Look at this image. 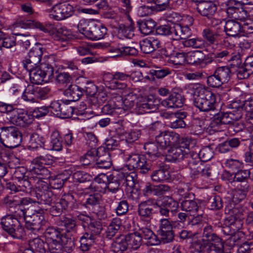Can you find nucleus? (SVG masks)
<instances>
[{"label": "nucleus", "mask_w": 253, "mask_h": 253, "mask_svg": "<svg viewBox=\"0 0 253 253\" xmlns=\"http://www.w3.org/2000/svg\"><path fill=\"white\" fill-rule=\"evenodd\" d=\"M20 219L25 220L26 228L33 232L40 231L46 223L44 216L39 213H34L31 216H25V218Z\"/></svg>", "instance_id": "nucleus-18"}, {"label": "nucleus", "mask_w": 253, "mask_h": 253, "mask_svg": "<svg viewBox=\"0 0 253 253\" xmlns=\"http://www.w3.org/2000/svg\"><path fill=\"white\" fill-rule=\"evenodd\" d=\"M78 31L88 39L97 41L103 39L107 34V28L101 24L94 22L81 21L78 25Z\"/></svg>", "instance_id": "nucleus-4"}, {"label": "nucleus", "mask_w": 253, "mask_h": 253, "mask_svg": "<svg viewBox=\"0 0 253 253\" xmlns=\"http://www.w3.org/2000/svg\"><path fill=\"white\" fill-rule=\"evenodd\" d=\"M53 157L49 155L41 156L33 159L32 163L37 167H42L43 165H51L53 163Z\"/></svg>", "instance_id": "nucleus-56"}, {"label": "nucleus", "mask_w": 253, "mask_h": 253, "mask_svg": "<svg viewBox=\"0 0 253 253\" xmlns=\"http://www.w3.org/2000/svg\"><path fill=\"white\" fill-rule=\"evenodd\" d=\"M233 110L227 112H220L213 115L212 122L217 125L220 124H232L240 119L242 113L240 110Z\"/></svg>", "instance_id": "nucleus-13"}, {"label": "nucleus", "mask_w": 253, "mask_h": 253, "mask_svg": "<svg viewBox=\"0 0 253 253\" xmlns=\"http://www.w3.org/2000/svg\"><path fill=\"white\" fill-rule=\"evenodd\" d=\"M125 239L127 245L129 246L134 250L138 249L141 245V237L137 231L128 234L125 236Z\"/></svg>", "instance_id": "nucleus-39"}, {"label": "nucleus", "mask_w": 253, "mask_h": 253, "mask_svg": "<svg viewBox=\"0 0 253 253\" xmlns=\"http://www.w3.org/2000/svg\"><path fill=\"white\" fill-rule=\"evenodd\" d=\"M226 12L228 17L240 21L245 20L248 16L247 11L242 7L229 6L226 9Z\"/></svg>", "instance_id": "nucleus-27"}, {"label": "nucleus", "mask_w": 253, "mask_h": 253, "mask_svg": "<svg viewBox=\"0 0 253 253\" xmlns=\"http://www.w3.org/2000/svg\"><path fill=\"white\" fill-rule=\"evenodd\" d=\"M158 206V203L154 199L149 198L142 201L138 205L137 213L140 219L150 220L154 213V209Z\"/></svg>", "instance_id": "nucleus-16"}, {"label": "nucleus", "mask_w": 253, "mask_h": 253, "mask_svg": "<svg viewBox=\"0 0 253 253\" xmlns=\"http://www.w3.org/2000/svg\"><path fill=\"white\" fill-rule=\"evenodd\" d=\"M98 152L96 148L91 149L81 158V162L84 165H88L96 162V156Z\"/></svg>", "instance_id": "nucleus-58"}, {"label": "nucleus", "mask_w": 253, "mask_h": 253, "mask_svg": "<svg viewBox=\"0 0 253 253\" xmlns=\"http://www.w3.org/2000/svg\"><path fill=\"white\" fill-rule=\"evenodd\" d=\"M208 207L211 210L217 211L221 209L223 206L221 198L218 195L211 196L208 201Z\"/></svg>", "instance_id": "nucleus-55"}, {"label": "nucleus", "mask_w": 253, "mask_h": 253, "mask_svg": "<svg viewBox=\"0 0 253 253\" xmlns=\"http://www.w3.org/2000/svg\"><path fill=\"white\" fill-rule=\"evenodd\" d=\"M161 204L168 210L169 213L174 215L178 211V204L170 197H167L164 198Z\"/></svg>", "instance_id": "nucleus-45"}, {"label": "nucleus", "mask_w": 253, "mask_h": 253, "mask_svg": "<svg viewBox=\"0 0 253 253\" xmlns=\"http://www.w3.org/2000/svg\"><path fill=\"white\" fill-rule=\"evenodd\" d=\"M121 225V221L120 219H113L107 227L106 231V236L108 239H111L117 233Z\"/></svg>", "instance_id": "nucleus-50"}, {"label": "nucleus", "mask_w": 253, "mask_h": 253, "mask_svg": "<svg viewBox=\"0 0 253 253\" xmlns=\"http://www.w3.org/2000/svg\"><path fill=\"white\" fill-rule=\"evenodd\" d=\"M62 234L58 229L53 227L48 228L45 231L44 236L48 243H57Z\"/></svg>", "instance_id": "nucleus-44"}, {"label": "nucleus", "mask_w": 253, "mask_h": 253, "mask_svg": "<svg viewBox=\"0 0 253 253\" xmlns=\"http://www.w3.org/2000/svg\"><path fill=\"white\" fill-rule=\"evenodd\" d=\"M119 100L117 102L121 105V108L127 110L133 108L136 105L137 109L140 113H150L156 111L158 109L159 100L153 96L137 97L136 94L129 92L126 95L124 99L121 96L118 97Z\"/></svg>", "instance_id": "nucleus-1"}, {"label": "nucleus", "mask_w": 253, "mask_h": 253, "mask_svg": "<svg viewBox=\"0 0 253 253\" xmlns=\"http://www.w3.org/2000/svg\"><path fill=\"white\" fill-rule=\"evenodd\" d=\"M196 8L201 15L210 18L216 12L217 5L215 2L211 0L203 1L198 3Z\"/></svg>", "instance_id": "nucleus-20"}, {"label": "nucleus", "mask_w": 253, "mask_h": 253, "mask_svg": "<svg viewBox=\"0 0 253 253\" xmlns=\"http://www.w3.org/2000/svg\"><path fill=\"white\" fill-rule=\"evenodd\" d=\"M98 152L96 156V164L99 168L107 169L112 166L110 154L105 151L103 148L97 149Z\"/></svg>", "instance_id": "nucleus-21"}, {"label": "nucleus", "mask_w": 253, "mask_h": 253, "mask_svg": "<svg viewBox=\"0 0 253 253\" xmlns=\"http://www.w3.org/2000/svg\"><path fill=\"white\" fill-rule=\"evenodd\" d=\"M42 55V47L37 43L29 52L28 55L23 61L24 68L26 70H31L37 66L41 61Z\"/></svg>", "instance_id": "nucleus-14"}, {"label": "nucleus", "mask_w": 253, "mask_h": 253, "mask_svg": "<svg viewBox=\"0 0 253 253\" xmlns=\"http://www.w3.org/2000/svg\"><path fill=\"white\" fill-rule=\"evenodd\" d=\"M48 12L51 18L61 21L71 16L74 13V8L67 2L57 3L49 9Z\"/></svg>", "instance_id": "nucleus-9"}, {"label": "nucleus", "mask_w": 253, "mask_h": 253, "mask_svg": "<svg viewBox=\"0 0 253 253\" xmlns=\"http://www.w3.org/2000/svg\"><path fill=\"white\" fill-rule=\"evenodd\" d=\"M184 98L178 93H173L161 102V105L168 108H176L183 106Z\"/></svg>", "instance_id": "nucleus-23"}, {"label": "nucleus", "mask_w": 253, "mask_h": 253, "mask_svg": "<svg viewBox=\"0 0 253 253\" xmlns=\"http://www.w3.org/2000/svg\"><path fill=\"white\" fill-rule=\"evenodd\" d=\"M172 39L175 41L173 43L174 45H176L177 43L179 44L178 40L182 39L186 40L188 39V37L191 36V30L187 26H181L179 24H176L173 26Z\"/></svg>", "instance_id": "nucleus-25"}, {"label": "nucleus", "mask_w": 253, "mask_h": 253, "mask_svg": "<svg viewBox=\"0 0 253 253\" xmlns=\"http://www.w3.org/2000/svg\"><path fill=\"white\" fill-rule=\"evenodd\" d=\"M88 231L86 232L82 237V239H87L90 241L95 239V236L99 235L102 230L100 222L93 221L90 222L88 226Z\"/></svg>", "instance_id": "nucleus-31"}, {"label": "nucleus", "mask_w": 253, "mask_h": 253, "mask_svg": "<svg viewBox=\"0 0 253 253\" xmlns=\"http://www.w3.org/2000/svg\"><path fill=\"white\" fill-rule=\"evenodd\" d=\"M186 47L202 49L204 47V41L200 38H193L179 42L178 48Z\"/></svg>", "instance_id": "nucleus-36"}, {"label": "nucleus", "mask_w": 253, "mask_h": 253, "mask_svg": "<svg viewBox=\"0 0 253 253\" xmlns=\"http://www.w3.org/2000/svg\"><path fill=\"white\" fill-rule=\"evenodd\" d=\"M194 156L198 157L200 160L203 162H207L210 160L213 156V151L210 146L203 148L200 151L198 149L195 151Z\"/></svg>", "instance_id": "nucleus-49"}, {"label": "nucleus", "mask_w": 253, "mask_h": 253, "mask_svg": "<svg viewBox=\"0 0 253 253\" xmlns=\"http://www.w3.org/2000/svg\"><path fill=\"white\" fill-rule=\"evenodd\" d=\"M185 161L187 162V167L190 170V174L192 178H195L200 174V167L202 165L201 161L194 155H187Z\"/></svg>", "instance_id": "nucleus-24"}, {"label": "nucleus", "mask_w": 253, "mask_h": 253, "mask_svg": "<svg viewBox=\"0 0 253 253\" xmlns=\"http://www.w3.org/2000/svg\"><path fill=\"white\" fill-rule=\"evenodd\" d=\"M18 213L17 211L15 212L14 215L13 214H7L1 219L0 225L2 228L7 231V230H10L12 228V227L14 226H17L18 225V222H20L21 219L18 218L19 216Z\"/></svg>", "instance_id": "nucleus-29"}, {"label": "nucleus", "mask_w": 253, "mask_h": 253, "mask_svg": "<svg viewBox=\"0 0 253 253\" xmlns=\"http://www.w3.org/2000/svg\"><path fill=\"white\" fill-rule=\"evenodd\" d=\"M206 55L200 50L187 53V63L195 66L204 64Z\"/></svg>", "instance_id": "nucleus-32"}, {"label": "nucleus", "mask_w": 253, "mask_h": 253, "mask_svg": "<svg viewBox=\"0 0 253 253\" xmlns=\"http://www.w3.org/2000/svg\"><path fill=\"white\" fill-rule=\"evenodd\" d=\"M11 124L20 127H26L31 124L34 120L32 115L23 110L16 108L9 117Z\"/></svg>", "instance_id": "nucleus-17"}, {"label": "nucleus", "mask_w": 253, "mask_h": 253, "mask_svg": "<svg viewBox=\"0 0 253 253\" xmlns=\"http://www.w3.org/2000/svg\"><path fill=\"white\" fill-rule=\"evenodd\" d=\"M18 188L19 191L27 192L28 190L31 189L32 183H34L35 181L34 177H30V180H28L24 177V173H22L21 176H18Z\"/></svg>", "instance_id": "nucleus-51"}, {"label": "nucleus", "mask_w": 253, "mask_h": 253, "mask_svg": "<svg viewBox=\"0 0 253 253\" xmlns=\"http://www.w3.org/2000/svg\"><path fill=\"white\" fill-rule=\"evenodd\" d=\"M36 88L33 85H28L25 88L22 98L26 101H34Z\"/></svg>", "instance_id": "nucleus-63"}, {"label": "nucleus", "mask_w": 253, "mask_h": 253, "mask_svg": "<svg viewBox=\"0 0 253 253\" xmlns=\"http://www.w3.org/2000/svg\"><path fill=\"white\" fill-rule=\"evenodd\" d=\"M35 195L36 203L50 205L53 200V193L48 188V184L43 180L36 182Z\"/></svg>", "instance_id": "nucleus-8"}, {"label": "nucleus", "mask_w": 253, "mask_h": 253, "mask_svg": "<svg viewBox=\"0 0 253 253\" xmlns=\"http://www.w3.org/2000/svg\"><path fill=\"white\" fill-rule=\"evenodd\" d=\"M142 240V238L147 241V244L148 246H156L160 244V240L150 229L147 228H142L137 231Z\"/></svg>", "instance_id": "nucleus-30"}, {"label": "nucleus", "mask_w": 253, "mask_h": 253, "mask_svg": "<svg viewBox=\"0 0 253 253\" xmlns=\"http://www.w3.org/2000/svg\"><path fill=\"white\" fill-rule=\"evenodd\" d=\"M224 31L229 37H236L242 36V28L240 23L233 20H229L225 23Z\"/></svg>", "instance_id": "nucleus-26"}, {"label": "nucleus", "mask_w": 253, "mask_h": 253, "mask_svg": "<svg viewBox=\"0 0 253 253\" xmlns=\"http://www.w3.org/2000/svg\"><path fill=\"white\" fill-rule=\"evenodd\" d=\"M168 156L171 157L173 161H179L185 158L183 152L180 147L171 148L169 150Z\"/></svg>", "instance_id": "nucleus-62"}, {"label": "nucleus", "mask_w": 253, "mask_h": 253, "mask_svg": "<svg viewBox=\"0 0 253 253\" xmlns=\"http://www.w3.org/2000/svg\"><path fill=\"white\" fill-rule=\"evenodd\" d=\"M134 27L131 22L129 25L120 24L118 27V36L120 39H130L134 36Z\"/></svg>", "instance_id": "nucleus-38"}, {"label": "nucleus", "mask_w": 253, "mask_h": 253, "mask_svg": "<svg viewBox=\"0 0 253 253\" xmlns=\"http://www.w3.org/2000/svg\"><path fill=\"white\" fill-rule=\"evenodd\" d=\"M179 44L175 45V48L179 50L175 55L172 56L170 59L171 63L175 65H182L185 62H187V53H186L183 48H178Z\"/></svg>", "instance_id": "nucleus-47"}, {"label": "nucleus", "mask_w": 253, "mask_h": 253, "mask_svg": "<svg viewBox=\"0 0 253 253\" xmlns=\"http://www.w3.org/2000/svg\"><path fill=\"white\" fill-rule=\"evenodd\" d=\"M232 108L240 110L242 113L243 110L251 113L253 112V100L251 101L249 99L241 103L240 105H238L236 102H234L232 104Z\"/></svg>", "instance_id": "nucleus-59"}, {"label": "nucleus", "mask_w": 253, "mask_h": 253, "mask_svg": "<svg viewBox=\"0 0 253 253\" xmlns=\"http://www.w3.org/2000/svg\"><path fill=\"white\" fill-rule=\"evenodd\" d=\"M17 202V206H23L24 209H18L16 211L18 213L20 218H25V216H27L29 208L33 206V203H36V200L29 197H25L20 199L18 198Z\"/></svg>", "instance_id": "nucleus-33"}, {"label": "nucleus", "mask_w": 253, "mask_h": 253, "mask_svg": "<svg viewBox=\"0 0 253 253\" xmlns=\"http://www.w3.org/2000/svg\"><path fill=\"white\" fill-rule=\"evenodd\" d=\"M128 80V74L116 72L113 74H108L104 79L105 85L113 89H124L127 88L125 81Z\"/></svg>", "instance_id": "nucleus-10"}, {"label": "nucleus", "mask_w": 253, "mask_h": 253, "mask_svg": "<svg viewBox=\"0 0 253 253\" xmlns=\"http://www.w3.org/2000/svg\"><path fill=\"white\" fill-rule=\"evenodd\" d=\"M126 167L129 169H136L141 173H146L150 170L151 167L147 163L146 157L142 155L132 153L127 159Z\"/></svg>", "instance_id": "nucleus-11"}, {"label": "nucleus", "mask_w": 253, "mask_h": 253, "mask_svg": "<svg viewBox=\"0 0 253 253\" xmlns=\"http://www.w3.org/2000/svg\"><path fill=\"white\" fill-rule=\"evenodd\" d=\"M182 210L189 212L190 214L194 215L198 210L197 203L194 200L184 199L181 203Z\"/></svg>", "instance_id": "nucleus-48"}, {"label": "nucleus", "mask_w": 253, "mask_h": 253, "mask_svg": "<svg viewBox=\"0 0 253 253\" xmlns=\"http://www.w3.org/2000/svg\"><path fill=\"white\" fill-rule=\"evenodd\" d=\"M203 38L211 44H217L222 39L221 33L207 28L202 32Z\"/></svg>", "instance_id": "nucleus-34"}, {"label": "nucleus", "mask_w": 253, "mask_h": 253, "mask_svg": "<svg viewBox=\"0 0 253 253\" xmlns=\"http://www.w3.org/2000/svg\"><path fill=\"white\" fill-rule=\"evenodd\" d=\"M31 172L36 175V178L35 179V180L37 181L36 182L42 180V179H47L51 177L50 171L43 167L41 168L34 167L32 169Z\"/></svg>", "instance_id": "nucleus-46"}, {"label": "nucleus", "mask_w": 253, "mask_h": 253, "mask_svg": "<svg viewBox=\"0 0 253 253\" xmlns=\"http://www.w3.org/2000/svg\"><path fill=\"white\" fill-rule=\"evenodd\" d=\"M225 211H227L229 216L224 220L223 231L229 234L230 232L234 233L236 231L240 230L243 225L242 219L246 214V212L239 206L232 208H226Z\"/></svg>", "instance_id": "nucleus-3"}, {"label": "nucleus", "mask_w": 253, "mask_h": 253, "mask_svg": "<svg viewBox=\"0 0 253 253\" xmlns=\"http://www.w3.org/2000/svg\"><path fill=\"white\" fill-rule=\"evenodd\" d=\"M203 229V240L209 242V253L214 252L216 253H222L224 244L221 238L213 232L212 227L207 223H205Z\"/></svg>", "instance_id": "nucleus-7"}, {"label": "nucleus", "mask_w": 253, "mask_h": 253, "mask_svg": "<svg viewBox=\"0 0 253 253\" xmlns=\"http://www.w3.org/2000/svg\"><path fill=\"white\" fill-rule=\"evenodd\" d=\"M151 176L153 181L161 182L169 179L170 174L169 171L166 169H160L153 171Z\"/></svg>", "instance_id": "nucleus-42"}, {"label": "nucleus", "mask_w": 253, "mask_h": 253, "mask_svg": "<svg viewBox=\"0 0 253 253\" xmlns=\"http://www.w3.org/2000/svg\"><path fill=\"white\" fill-rule=\"evenodd\" d=\"M157 143L154 142H147L144 145V148L146 153L152 158L159 157L164 155V153L160 147L158 148Z\"/></svg>", "instance_id": "nucleus-40"}, {"label": "nucleus", "mask_w": 253, "mask_h": 253, "mask_svg": "<svg viewBox=\"0 0 253 253\" xmlns=\"http://www.w3.org/2000/svg\"><path fill=\"white\" fill-rule=\"evenodd\" d=\"M28 247L26 248L22 253H45V249L44 243L41 239L36 238L30 240L28 243Z\"/></svg>", "instance_id": "nucleus-28"}, {"label": "nucleus", "mask_w": 253, "mask_h": 253, "mask_svg": "<svg viewBox=\"0 0 253 253\" xmlns=\"http://www.w3.org/2000/svg\"><path fill=\"white\" fill-rule=\"evenodd\" d=\"M223 83H227L230 79L231 72L230 69L227 66H222L216 68L214 71Z\"/></svg>", "instance_id": "nucleus-52"}, {"label": "nucleus", "mask_w": 253, "mask_h": 253, "mask_svg": "<svg viewBox=\"0 0 253 253\" xmlns=\"http://www.w3.org/2000/svg\"><path fill=\"white\" fill-rule=\"evenodd\" d=\"M81 188L84 190L83 192L78 193L79 195V199H82V197H84L83 200H80L81 204L89 209L92 210L93 212L97 213V211L96 210L95 208L99 207V204L101 201V196L99 194H94L87 196L84 194V190L87 189H93V187L91 185H89L88 187L83 188V186L81 185ZM80 201V199H79Z\"/></svg>", "instance_id": "nucleus-12"}, {"label": "nucleus", "mask_w": 253, "mask_h": 253, "mask_svg": "<svg viewBox=\"0 0 253 253\" xmlns=\"http://www.w3.org/2000/svg\"><path fill=\"white\" fill-rule=\"evenodd\" d=\"M0 142L5 147L13 149L19 146L22 135L19 129L13 126L0 128Z\"/></svg>", "instance_id": "nucleus-5"}, {"label": "nucleus", "mask_w": 253, "mask_h": 253, "mask_svg": "<svg viewBox=\"0 0 253 253\" xmlns=\"http://www.w3.org/2000/svg\"><path fill=\"white\" fill-rule=\"evenodd\" d=\"M180 136L172 131L162 132L156 136V141L163 151L172 145L179 143Z\"/></svg>", "instance_id": "nucleus-15"}, {"label": "nucleus", "mask_w": 253, "mask_h": 253, "mask_svg": "<svg viewBox=\"0 0 253 253\" xmlns=\"http://www.w3.org/2000/svg\"><path fill=\"white\" fill-rule=\"evenodd\" d=\"M81 84L83 93L85 92L87 95L93 96L97 91V87L91 81L83 77L78 79Z\"/></svg>", "instance_id": "nucleus-35"}, {"label": "nucleus", "mask_w": 253, "mask_h": 253, "mask_svg": "<svg viewBox=\"0 0 253 253\" xmlns=\"http://www.w3.org/2000/svg\"><path fill=\"white\" fill-rule=\"evenodd\" d=\"M58 242L62 246L64 251L66 252L70 253L74 248V243L73 240L63 234Z\"/></svg>", "instance_id": "nucleus-57"}, {"label": "nucleus", "mask_w": 253, "mask_h": 253, "mask_svg": "<svg viewBox=\"0 0 253 253\" xmlns=\"http://www.w3.org/2000/svg\"><path fill=\"white\" fill-rule=\"evenodd\" d=\"M127 246L125 238H119L112 243L111 249L115 253H123L126 250Z\"/></svg>", "instance_id": "nucleus-54"}, {"label": "nucleus", "mask_w": 253, "mask_h": 253, "mask_svg": "<svg viewBox=\"0 0 253 253\" xmlns=\"http://www.w3.org/2000/svg\"><path fill=\"white\" fill-rule=\"evenodd\" d=\"M141 33L144 35L151 34L156 26V22L152 19L137 22Z\"/></svg>", "instance_id": "nucleus-41"}, {"label": "nucleus", "mask_w": 253, "mask_h": 253, "mask_svg": "<svg viewBox=\"0 0 253 253\" xmlns=\"http://www.w3.org/2000/svg\"><path fill=\"white\" fill-rule=\"evenodd\" d=\"M234 189L232 191L233 202L237 204L244 200L247 196L250 188L248 181H243L241 182L234 183Z\"/></svg>", "instance_id": "nucleus-19"}, {"label": "nucleus", "mask_w": 253, "mask_h": 253, "mask_svg": "<svg viewBox=\"0 0 253 253\" xmlns=\"http://www.w3.org/2000/svg\"><path fill=\"white\" fill-rule=\"evenodd\" d=\"M169 189L170 187L167 185L160 184L155 185L150 183H147L142 190V192L145 196L151 195L159 196L169 191Z\"/></svg>", "instance_id": "nucleus-22"}, {"label": "nucleus", "mask_w": 253, "mask_h": 253, "mask_svg": "<svg viewBox=\"0 0 253 253\" xmlns=\"http://www.w3.org/2000/svg\"><path fill=\"white\" fill-rule=\"evenodd\" d=\"M29 72L31 82L34 84H42L51 79L53 76L54 69L52 66L47 63H42L39 67L36 66Z\"/></svg>", "instance_id": "nucleus-6"}, {"label": "nucleus", "mask_w": 253, "mask_h": 253, "mask_svg": "<svg viewBox=\"0 0 253 253\" xmlns=\"http://www.w3.org/2000/svg\"><path fill=\"white\" fill-rule=\"evenodd\" d=\"M83 94L81 86L75 84L70 85L68 88L64 91L65 95L73 101L78 100Z\"/></svg>", "instance_id": "nucleus-37"}, {"label": "nucleus", "mask_w": 253, "mask_h": 253, "mask_svg": "<svg viewBox=\"0 0 253 253\" xmlns=\"http://www.w3.org/2000/svg\"><path fill=\"white\" fill-rule=\"evenodd\" d=\"M185 117L184 113H176L175 115H172L171 117V121H169V126L172 128H184L186 126V124L182 119V116Z\"/></svg>", "instance_id": "nucleus-43"}, {"label": "nucleus", "mask_w": 253, "mask_h": 253, "mask_svg": "<svg viewBox=\"0 0 253 253\" xmlns=\"http://www.w3.org/2000/svg\"><path fill=\"white\" fill-rule=\"evenodd\" d=\"M194 104L201 111L213 112L216 110V96L208 88L198 84L194 92Z\"/></svg>", "instance_id": "nucleus-2"}, {"label": "nucleus", "mask_w": 253, "mask_h": 253, "mask_svg": "<svg viewBox=\"0 0 253 253\" xmlns=\"http://www.w3.org/2000/svg\"><path fill=\"white\" fill-rule=\"evenodd\" d=\"M13 238L15 239H21L25 235V231L24 228L21 225L20 222H18V225L12 227L10 230L6 231Z\"/></svg>", "instance_id": "nucleus-64"}, {"label": "nucleus", "mask_w": 253, "mask_h": 253, "mask_svg": "<svg viewBox=\"0 0 253 253\" xmlns=\"http://www.w3.org/2000/svg\"><path fill=\"white\" fill-rule=\"evenodd\" d=\"M50 139L53 150L59 151L62 149V139L58 131H53L51 134Z\"/></svg>", "instance_id": "nucleus-53"}, {"label": "nucleus", "mask_w": 253, "mask_h": 253, "mask_svg": "<svg viewBox=\"0 0 253 253\" xmlns=\"http://www.w3.org/2000/svg\"><path fill=\"white\" fill-rule=\"evenodd\" d=\"M232 50L230 48L226 49L221 51H215L212 53V57L215 60L220 61L226 59H229L233 54Z\"/></svg>", "instance_id": "nucleus-61"}, {"label": "nucleus", "mask_w": 253, "mask_h": 253, "mask_svg": "<svg viewBox=\"0 0 253 253\" xmlns=\"http://www.w3.org/2000/svg\"><path fill=\"white\" fill-rule=\"evenodd\" d=\"M120 181L117 178L110 175V178L106 185L108 190L112 193H116L118 191H122L120 188Z\"/></svg>", "instance_id": "nucleus-60"}]
</instances>
